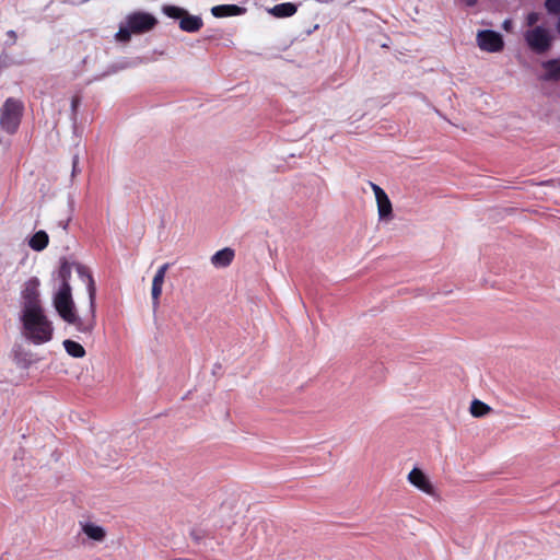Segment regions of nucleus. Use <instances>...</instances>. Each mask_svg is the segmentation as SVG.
<instances>
[{
	"label": "nucleus",
	"instance_id": "1",
	"mask_svg": "<svg viewBox=\"0 0 560 560\" xmlns=\"http://www.w3.org/2000/svg\"><path fill=\"white\" fill-rule=\"evenodd\" d=\"M90 298V314L81 318L74 312V303L70 285H60L54 298V306L59 316L68 324L74 325L81 332H91L95 327V282L91 273H86Z\"/></svg>",
	"mask_w": 560,
	"mask_h": 560
},
{
	"label": "nucleus",
	"instance_id": "2",
	"mask_svg": "<svg viewBox=\"0 0 560 560\" xmlns=\"http://www.w3.org/2000/svg\"><path fill=\"white\" fill-rule=\"evenodd\" d=\"M21 320L24 335L35 345L48 342L52 338V325L45 315L44 308L22 310Z\"/></svg>",
	"mask_w": 560,
	"mask_h": 560
},
{
	"label": "nucleus",
	"instance_id": "3",
	"mask_svg": "<svg viewBox=\"0 0 560 560\" xmlns=\"http://www.w3.org/2000/svg\"><path fill=\"white\" fill-rule=\"evenodd\" d=\"M158 24V20L154 15L137 11L130 13L126 18V25L120 26L116 33V39L118 42L127 43L130 40L132 34H144L152 31Z\"/></svg>",
	"mask_w": 560,
	"mask_h": 560
},
{
	"label": "nucleus",
	"instance_id": "4",
	"mask_svg": "<svg viewBox=\"0 0 560 560\" xmlns=\"http://www.w3.org/2000/svg\"><path fill=\"white\" fill-rule=\"evenodd\" d=\"M24 105L20 100L9 97L0 109V126L3 131L14 135L19 130Z\"/></svg>",
	"mask_w": 560,
	"mask_h": 560
},
{
	"label": "nucleus",
	"instance_id": "5",
	"mask_svg": "<svg viewBox=\"0 0 560 560\" xmlns=\"http://www.w3.org/2000/svg\"><path fill=\"white\" fill-rule=\"evenodd\" d=\"M527 45L537 54H544L551 46V36L548 31L541 26H536L525 33Z\"/></svg>",
	"mask_w": 560,
	"mask_h": 560
},
{
	"label": "nucleus",
	"instance_id": "6",
	"mask_svg": "<svg viewBox=\"0 0 560 560\" xmlns=\"http://www.w3.org/2000/svg\"><path fill=\"white\" fill-rule=\"evenodd\" d=\"M39 280L36 277L30 278L24 282L21 291L23 310H37L42 308L39 300Z\"/></svg>",
	"mask_w": 560,
	"mask_h": 560
},
{
	"label": "nucleus",
	"instance_id": "7",
	"mask_svg": "<svg viewBox=\"0 0 560 560\" xmlns=\"http://www.w3.org/2000/svg\"><path fill=\"white\" fill-rule=\"evenodd\" d=\"M477 43L481 50L488 52H498L501 51L504 47L502 36L490 30L480 31L477 34Z\"/></svg>",
	"mask_w": 560,
	"mask_h": 560
},
{
	"label": "nucleus",
	"instance_id": "8",
	"mask_svg": "<svg viewBox=\"0 0 560 560\" xmlns=\"http://www.w3.org/2000/svg\"><path fill=\"white\" fill-rule=\"evenodd\" d=\"M170 266H171L170 262L163 264L158 269L155 276L153 277L151 295H152V303H153L154 307H156L160 304V298L162 295V289H163V284H164L165 275H166Z\"/></svg>",
	"mask_w": 560,
	"mask_h": 560
},
{
	"label": "nucleus",
	"instance_id": "9",
	"mask_svg": "<svg viewBox=\"0 0 560 560\" xmlns=\"http://www.w3.org/2000/svg\"><path fill=\"white\" fill-rule=\"evenodd\" d=\"M409 482L427 494H434V487L427 475L419 468H413L408 475Z\"/></svg>",
	"mask_w": 560,
	"mask_h": 560
},
{
	"label": "nucleus",
	"instance_id": "10",
	"mask_svg": "<svg viewBox=\"0 0 560 560\" xmlns=\"http://www.w3.org/2000/svg\"><path fill=\"white\" fill-rule=\"evenodd\" d=\"M245 11V8L236 4H221L211 9V12L215 18L235 16L243 14Z\"/></svg>",
	"mask_w": 560,
	"mask_h": 560
},
{
	"label": "nucleus",
	"instance_id": "11",
	"mask_svg": "<svg viewBox=\"0 0 560 560\" xmlns=\"http://www.w3.org/2000/svg\"><path fill=\"white\" fill-rule=\"evenodd\" d=\"M203 23L201 18L189 15L187 12L182 18L179 22L180 30L188 32V33H195L198 32L202 27Z\"/></svg>",
	"mask_w": 560,
	"mask_h": 560
},
{
	"label": "nucleus",
	"instance_id": "12",
	"mask_svg": "<svg viewBox=\"0 0 560 560\" xmlns=\"http://www.w3.org/2000/svg\"><path fill=\"white\" fill-rule=\"evenodd\" d=\"M234 258V250L226 247L218 250L212 257L211 262L215 267H228Z\"/></svg>",
	"mask_w": 560,
	"mask_h": 560
},
{
	"label": "nucleus",
	"instance_id": "13",
	"mask_svg": "<svg viewBox=\"0 0 560 560\" xmlns=\"http://www.w3.org/2000/svg\"><path fill=\"white\" fill-rule=\"evenodd\" d=\"M296 10H298V8L294 3L284 2V3L276 4L270 10V13L277 18H289V16H292L293 14H295Z\"/></svg>",
	"mask_w": 560,
	"mask_h": 560
},
{
	"label": "nucleus",
	"instance_id": "14",
	"mask_svg": "<svg viewBox=\"0 0 560 560\" xmlns=\"http://www.w3.org/2000/svg\"><path fill=\"white\" fill-rule=\"evenodd\" d=\"M49 237L45 231L36 232L28 241V245L32 249L40 252L48 246Z\"/></svg>",
	"mask_w": 560,
	"mask_h": 560
},
{
	"label": "nucleus",
	"instance_id": "15",
	"mask_svg": "<svg viewBox=\"0 0 560 560\" xmlns=\"http://www.w3.org/2000/svg\"><path fill=\"white\" fill-rule=\"evenodd\" d=\"M82 530L89 538L95 541H103L106 537L105 529L92 523L84 524Z\"/></svg>",
	"mask_w": 560,
	"mask_h": 560
},
{
	"label": "nucleus",
	"instance_id": "16",
	"mask_svg": "<svg viewBox=\"0 0 560 560\" xmlns=\"http://www.w3.org/2000/svg\"><path fill=\"white\" fill-rule=\"evenodd\" d=\"M546 69L545 79L547 80H559L560 79V60L552 59L544 62Z\"/></svg>",
	"mask_w": 560,
	"mask_h": 560
},
{
	"label": "nucleus",
	"instance_id": "17",
	"mask_svg": "<svg viewBox=\"0 0 560 560\" xmlns=\"http://www.w3.org/2000/svg\"><path fill=\"white\" fill-rule=\"evenodd\" d=\"M376 202L380 219H386L392 215V202L386 194L376 198Z\"/></svg>",
	"mask_w": 560,
	"mask_h": 560
},
{
	"label": "nucleus",
	"instance_id": "18",
	"mask_svg": "<svg viewBox=\"0 0 560 560\" xmlns=\"http://www.w3.org/2000/svg\"><path fill=\"white\" fill-rule=\"evenodd\" d=\"M62 345L67 353L73 358H83L85 355V349L77 341L67 339Z\"/></svg>",
	"mask_w": 560,
	"mask_h": 560
},
{
	"label": "nucleus",
	"instance_id": "19",
	"mask_svg": "<svg viewBox=\"0 0 560 560\" xmlns=\"http://www.w3.org/2000/svg\"><path fill=\"white\" fill-rule=\"evenodd\" d=\"M491 412V407L487 404H485L481 400L475 399L472 400L470 405V413L476 417L480 418Z\"/></svg>",
	"mask_w": 560,
	"mask_h": 560
},
{
	"label": "nucleus",
	"instance_id": "20",
	"mask_svg": "<svg viewBox=\"0 0 560 560\" xmlns=\"http://www.w3.org/2000/svg\"><path fill=\"white\" fill-rule=\"evenodd\" d=\"M72 273V267L71 265L63 259L60 264L59 270H58V277L60 279V285H70V278Z\"/></svg>",
	"mask_w": 560,
	"mask_h": 560
},
{
	"label": "nucleus",
	"instance_id": "21",
	"mask_svg": "<svg viewBox=\"0 0 560 560\" xmlns=\"http://www.w3.org/2000/svg\"><path fill=\"white\" fill-rule=\"evenodd\" d=\"M163 12L170 16V18H173V19H180L185 15L186 11L179 7H175V5H165L163 8Z\"/></svg>",
	"mask_w": 560,
	"mask_h": 560
},
{
	"label": "nucleus",
	"instance_id": "22",
	"mask_svg": "<svg viewBox=\"0 0 560 560\" xmlns=\"http://www.w3.org/2000/svg\"><path fill=\"white\" fill-rule=\"evenodd\" d=\"M545 7L551 14L560 13V0H546Z\"/></svg>",
	"mask_w": 560,
	"mask_h": 560
},
{
	"label": "nucleus",
	"instance_id": "23",
	"mask_svg": "<svg viewBox=\"0 0 560 560\" xmlns=\"http://www.w3.org/2000/svg\"><path fill=\"white\" fill-rule=\"evenodd\" d=\"M80 103H81V96L80 95L72 96V100H71V112H72L73 119H75V117H77V112H78Z\"/></svg>",
	"mask_w": 560,
	"mask_h": 560
},
{
	"label": "nucleus",
	"instance_id": "24",
	"mask_svg": "<svg viewBox=\"0 0 560 560\" xmlns=\"http://www.w3.org/2000/svg\"><path fill=\"white\" fill-rule=\"evenodd\" d=\"M539 21V14L536 13V12H530L527 16H526V24L528 26H534L537 22Z\"/></svg>",
	"mask_w": 560,
	"mask_h": 560
},
{
	"label": "nucleus",
	"instance_id": "25",
	"mask_svg": "<svg viewBox=\"0 0 560 560\" xmlns=\"http://www.w3.org/2000/svg\"><path fill=\"white\" fill-rule=\"evenodd\" d=\"M371 187L375 194V198H378L386 194L378 185H376L374 183H371Z\"/></svg>",
	"mask_w": 560,
	"mask_h": 560
},
{
	"label": "nucleus",
	"instance_id": "26",
	"mask_svg": "<svg viewBox=\"0 0 560 560\" xmlns=\"http://www.w3.org/2000/svg\"><path fill=\"white\" fill-rule=\"evenodd\" d=\"M78 272H79L81 276L85 275V273H86V269H85V267H83V266L79 265V266H78Z\"/></svg>",
	"mask_w": 560,
	"mask_h": 560
},
{
	"label": "nucleus",
	"instance_id": "27",
	"mask_svg": "<svg viewBox=\"0 0 560 560\" xmlns=\"http://www.w3.org/2000/svg\"><path fill=\"white\" fill-rule=\"evenodd\" d=\"M478 2V0H465V3L468 5V7H474L476 5Z\"/></svg>",
	"mask_w": 560,
	"mask_h": 560
},
{
	"label": "nucleus",
	"instance_id": "28",
	"mask_svg": "<svg viewBox=\"0 0 560 560\" xmlns=\"http://www.w3.org/2000/svg\"><path fill=\"white\" fill-rule=\"evenodd\" d=\"M8 36H10L11 38H13V40H15V39H16V34H15V32H14V31H9V32H8Z\"/></svg>",
	"mask_w": 560,
	"mask_h": 560
}]
</instances>
